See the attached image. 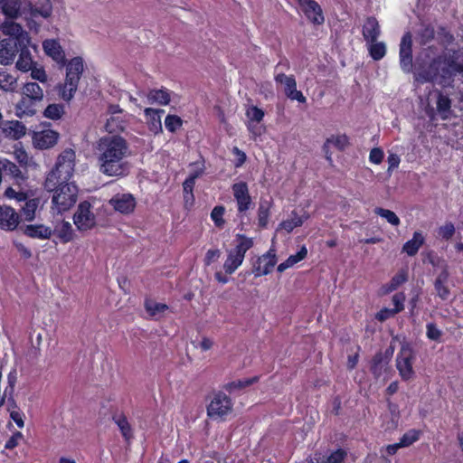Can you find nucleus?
Instances as JSON below:
<instances>
[{
  "instance_id": "1",
  "label": "nucleus",
  "mask_w": 463,
  "mask_h": 463,
  "mask_svg": "<svg viewBox=\"0 0 463 463\" xmlns=\"http://www.w3.org/2000/svg\"><path fill=\"white\" fill-rule=\"evenodd\" d=\"M42 45L46 56L55 61L59 68L65 67L66 69L64 81L58 83L55 90L63 101L70 102L78 90L80 77L84 71L83 59L76 56L67 60L65 52L58 39H45Z\"/></svg>"
},
{
  "instance_id": "2",
  "label": "nucleus",
  "mask_w": 463,
  "mask_h": 463,
  "mask_svg": "<svg viewBox=\"0 0 463 463\" xmlns=\"http://www.w3.org/2000/svg\"><path fill=\"white\" fill-rule=\"evenodd\" d=\"M129 155L127 140L119 135L104 136L96 146L99 172L107 176H124L128 172L126 158Z\"/></svg>"
},
{
  "instance_id": "3",
  "label": "nucleus",
  "mask_w": 463,
  "mask_h": 463,
  "mask_svg": "<svg viewBox=\"0 0 463 463\" xmlns=\"http://www.w3.org/2000/svg\"><path fill=\"white\" fill-rule=\"evenodd\" d=\"M0 31L4 35L8 36L0 41V64L11 65L19 52L18 39L25 30L16 22L3 21Z\"/></svg>"
},
{
  "instance_id": "4",
  "label": "nucleus",
  "mask_w": 463,
  "mask_h": 463,
  "mask_svg": "<svg viewBox=\"0 0 463 463\" xmlns=\"http://www.w3.org/2000/svg\"><path fill=\"white\" fill-rule=\"evenodd\" d=\"M75 151L71 148L63 150L57 157L52 169L44 181V189H53L61 183H71L75 169Z\"/></svg>"
},
{
  "instance_id": "5",
  "label": "nucleus",
  "mask_w": 463,
  "mask_h": 463,
  "mask_svg": "<svg viewBox=\"0 0 463 463\" xmlns=\"http://www.w3.org/2000/svg\"><path fill=\"white\" fill-rule=\"evenodd\" d=\"M21 95L16 105L17 111L27 116L36 114L38 105L43 100V88L36 81H27L22 88Z\"/></svg>"
},
{
  "instance_id": "6",
  "label": "nucleus",
  "mask_w": 463,
  "mask_h": 463,
  "mask_svg": "<svg viewBox=\"0 0 463 463\" xmlns=\"http://www.w3.org/2000/svg\"><path fill=\"white\" fill-rule=\"evenodd\" d=\"M45 190L52 193V207L60 213L70 210L77 202L79 189L75 183H61L53 189Z\"/></svg>"
},
{
  "instance_id": "7",
  "label": "nucleus",
  "mask_w": 463,
  "mask_h": 463,
  "mask_svg": "<svg viewBox=\"0 0 463 463\" xmlns=\"http://www.w3.org/2000/svg\"><path fill=\"white\" fill-rule=\"evenodd\" d=\"M252 238L244 234L236 235V245L228 251L227 258L223 263V269L226 274L232 275L242 264L246 252L253 247Z\"/></svg>"
},
{
  "instance_id": "8",
  "label": "nucleus",
  "mask_w": 463,
  "mask_h": 463,
  "mask_svg": "<svg viewBox=\"0 0 463 463\" xmlns=\"http://www.w3.org/2000/svg\"><path fill=\"white\" fill-rule=\"evenodd\" d=\"M443 61L440 55L431 59L426 64H420L415 72V79L420 83L438 81L442 80Z\"/></svg>"
},
{
  "instance_id": "9",
  "label": "nucleus",
  "mask_w": 463,
  "mask_h": 463,
  "mask_svg": "<svg viewBox=\"0 0 463 463\" xmlns=\"http://www.w3.org/2000/svg\"><path fill=\"white\" fill-rule=\"evenodd\" d=\"M232 401L224 392L219 391L213 394L207 405V415L212 419L223 418L232 411Z\"/></svg>"
},
{
  "instance_id": "10",
  "label": "nucleus",
  "mask_w": 463,
  "mask_h": 463,
  "mask_svg": "<svg viewBox=\"0 0 463 463\" xmlns=\"http://www.w3.org/2000/svg\"><path fill=\"white\" fill-rule=\"evenodd\" d=\"M232 192L236 202L239 215H243L254 207L249 185L245 181L236 182L232 185Z\"/></svg>"
},
{
  "instance_id": "11",
  "label": "nucleus",
  "mask_w": 463,
  "mask_h": 463,
  "mask_svg": "<svg viewBox=\"0 0 463 463\" xmlns=\"http://www.w3.org/2000/svg\"><path fill=\"white\" fill-rule=\"evenodd\" d=\"M414 358L413 349L409 345H402L397 354L396 367L403 381L411 380L414 376L412 367Z\"/></svg>"
},
{
  "instance_id": "12",
  "label": "nucleus",
  "mask_w": 463,
  "mask_h": 463,
  "mask_svg": "<svg viewBox=\"0 0 463 463\" xmlns=\"http://www.w3.org/2000/svg\"><path fill=\"white\" fill-rule=\"evenodd\" d=\"M91 208L89 201H82L79 203L73 215V222L80 232H86L95 227L96 216Z\"/></svg>"
},
{
  "instance_id": "13",
  "label": "nucleus",
  "mask_w": 463,
  "mask_h": 463,
  "mask_svg": "<svg viewBox=\"0 0 463 463\" xmlns=\"http://www.w3.org/2000/svg\"><path fill=\"white\" fill-rule=\"evenodd\" d=\"M18 39V59L15 63V67L22 72H28L33 65H37L36 61H33L29 46L31 44V37L29 33H25Z\"/></svg>"
},
{
  "instance_id": "14",
  "label": "nucleus",
  "mask_w": 463,
  "mask_h": 463,
  "mask_svg": "<svg viewBox=\"0 0 463 463\" xmlns=\"http://www.w3.org/2000/svg\"><path fill=\"white\" fill-rule=\"evenodd\" d=\"M440 57L443 61V80H440V84L449 83L458 73L463 74V62L458 61V56L455 52L449 55L440 54Z\"/></svg>"
},
{
  "instance_id": "15",
  "label": "nucleus",
  "mask_w": 463,
  "mask_h": 463,
  "mask_svg": "<svg viewBox=\"0 0 463 463\" xmlns=\"http://www.w3.org/2000/svg\"><path fill=\"white\" fill-rule=\"evenodd\" d=\"M400 66L402 70L409 73L412 70V36L410 32L405 33L401 40L399 52Z\"/></svg>"
},
{
  "instance_id": "16",
  "label": "nucleus",
  "mask_w": 463,
  "mask_h": 463,
  "mask_svg": "<svg viewBox=\"0 0 463 463\" xmlns=\"http://www.w3.org/2000/svg\"><path fill=\"white\" fill-rule=\"evenodd\" d=\"M277 261L276 251L270 249L253 263L252 273L256 278L268 275L273 270Z\"/></svg>"
},
{
  "instance_id": "17",
  "label": "nucleus",
  "mask_w": 463,
  "mask_h": 463,
  "mask_svg": "<svg viewBox=\"0 0 463 463\" xmlns=\"http://www.w3.org/2000/svg\"><path fill=\"white\" fill-rule=\"evenodd\" d=\"M26 0H0V8L5 21H13L24 15L26 19Z\"/></svg>"
},
{
  "instance_id": "18",
  "label": "nucleus",
  "mask_w": 463,
  "mask_h": 463,
  "mask_svg": "<svg viewBox=\"0 0 463 463\" xmlns=\"http://www.w3.org/2000/svg\"><path fill=\"white\" fill-rule=\"evenodd\" d=\"M26 20L42 17L48 19L52 14L51 0H36L35 4L26 0Z\"/></svg>"
},
{
  "instance_id": "19",
  "label": "nucleus",
  "mask_w": 463,
  "mask_h": 463,
  "mask_svg": "<svg viewBox=\"0 0 463 463\" xmlns=\"http://www.w3.org/2000/svg\"><path fill=\"white\" fill-rule=\"evenodd\" d=\"M307 18L314 24L320 25L325 22L323 11L315 0H297Z\"/></svg>"
},
{
  "instance_id": "20",
  "label": "nucleus",
  "mask_w": 463,
  "mask_h": 463,
  "mask_svg": "<svg viewBox=\"0 0 463 463\" xmlns=\"http://www.w3.org/2000/svg\"><path fill=\"white\" fill-rule=\"evenodd\" d=\"M109 204L115 211L122 214H129L134 212L137 203L131 194H122L113 196L109 200Z\"/></svg>"
},
{
  "instance_id": "21",
  "label": "nucleus",
  "mask_w": 463,
  "mask_h": 463,
  "mask_svg": "<svg viewBox=\"0 0 463 463\" xmlns=\"http://www.w3.org/2000/svg\"><path fill=\"white\" fill-rule=\"evenodd\" d=\"M59 138V133L52 129H43L33 133V143L36 148L48 149L54 146Z\"/></svg>"
},
{
  "instance_id": "22",
  "label": "nucleus",
  "mask_w": 463,
  "mask_h": 463,
  "mask_svg": "<svg viewBox=\"0 0 463 463\" xmlns=\"http://www.w3.org/2000/svg\"><path fill=\"white\" fill-rule=\"evenodd\" d=\"M20 222V215L10 206H0V229L14 231Z\"/></svg>"
},
{
  "instance_id": "23",
  "label": "nucleus",
  "mask_w": 463,
  "mask_h": 463,
  "mask_svg": "<svg viewBox=\"0 0 463 463\" xmlns=\"http://www.w3.org/2000/svg\"><path fill=\"white\" fill-rule=\"evenodd\" d=\"M111 419L118 426L123 439L129 443L134 439V432L131 424L129 423L124 412H115L112 414Z\"/></svg>"
},
{
  "instance_id": "24",
  "label": "nucleus",
  "mask_w": 463,
  "mask_h": 463,
  "mask_svg": "<svg viewBox=\"0 0 463 463\" xmlns=\"http://www.w3.org/2000/svg\"><path fill=\"white\" fill-rule=\"evenodd\" d=\"M392 354V350L383 354V352H377L372 358L370 363V372L375 379H379L383 373V367L388 364L390 356Z\"/></svg>"
},
{
  "instance_id": "25",
  "label": "nucleus",
  "mask_w": 463,
  "mask_h": 463,
  "mask_svg": "<svg viewBox=\"0 0 463 463\" xmlns=\"http://www.w3.org/2000/svg\"><path fill=\"white\" fill-rule=\"evenodd\" d=\"M165 112L162 109L146 108L144 110L148 129L154 134L163 131L161 115Z\"/></svg>"
},
{
  "instance_id": "26",
  "label": "nucleus",
  "mask_w": 463,
  "mask_h": 463,
  "mask_svg": "<svg viewBox=\"0 0 463 463\" xmlns=\"http://www.w3.org/2000/svg\"><path fill=\"white\" fill-rule=\"evenodd\" d=\"M22 230L24 235L33 239L46 240L52 235V228L43 224H28L22 227Z\"/></svg>"
},
{
  "instance_id": "27",
  "label": "nucleus",
  "mask_w": 463,
  "mask_h": 463,
  "mask_svg": "<svg viewBox=\"0 0 463 463\" xmlns=\"http://www.w3.org/2000/svg\"><path fill=\"white\" fill-rule=\"evenodd\" d=\"M363 36L366 43L376 42L381 34V29L377 19L374 16L366 18L362 30Z\"/></svg>"
},
{
  "instance_id": "28",
  "label": "nucleus",
  "mask_w": 463,
  "mask_h": 463,
  "mask_svg": "<svg viewBox=\"0 0 463 463\" xmlns=\"http://www.w3.org/2000/svg\"><path fill=\"white\" fill-rule=\"evenodd\" d=\"M52 234L63 244L72 241L75 236L71 224L67 221L58 223L52 230Z\"/></svg>"
},
{
  "instance_id": "29",
  "label": "nucleus",
  "mask_w": 463,
  "mask_h": 463,
  "mask_svg": "<svg viewBox=\"0 0 463 463\" xmlns=\"http://www.w3.org/2000/svg\"><path fill=\"white\" fill-rule=\"evenodd\" d=\"M449 278V273L447 269H442L434 282V288L437 295L442 299L446 300L450 295L449 287L447 286Z\"/></svg>"
},
{
  "instance_id": "30",
  "label": "nucleus",
  "mask_w": 463,
  "mask_h": 463,
  "mask_svg": "<svg viewBox=\"0 0 463 463\" xmlns=\"http://www.w3.org/2000/svg\"><path fill=\"white\" fill-rule=\"evenodd\" d=\"M147 99L150 104L156 103L161 106H166L171 100L170 91L165 88L150 90L147 94Z\"/></svg>"
},
{
  "instance_id": "31",
  "label": "nucleus",
  "mask_w": 463,
  "mask_h": 463,
  "mask_svg": "<svg viewBox=\"0 0 463 463\" xmlns=\"http://www.w3.org/2000/svg\"><path fill=\"white\" fill-rule=\"evenodd\" d=\"M3 130L6 137L14 140L20 139L26 133L25 126L18 120L7 122Z\"/></svg>"
},
{
  "instance_id": "32",
  "label": "nucleus",
  "mask_w": 463,
  "mask_h": 463,
  "mask_svg": "<svg viewBox=\"0 0 463 463\" xmlns=\"http://www.w3.org/2000/svg\"><path fill=\"white\" fill-rule=\"evenodd\" d=\"M245 116L249 119V123L247 124V128H248L249 131L254 135H257V133L254 131L253 128L251 127V122L260 123V121H262V119L265 116L264 110L255 105H249L246 107Z\"/></svg>"
},
{
  "instance_id": "33",
  "label": "nucleus",
  "mask_w": 463,
  "mask_h": 463,
  "mask_svg": "<svg viewBox=\"0 0 463 463\" xmlns=\"http://www.w3.org/2000/svg\"><path fill=\"white\" fill-rule=\"evenodd\" d=\"M424 241L425 240L422 233L420 232H415L412 239L403 244L402 250L409 256H414L423 245Z\"/></svg>"
},
{
  "instance_id": "34",
  "label": "nucleus",
  "mask_w": 463,
  "mask_h": 463,
  "mask_svg": "<svg viewBox=\"0 0 463 463\" xmlns=\"http://www.w3.org/2000/svg\"><path fill=\"white\" fill-rule=\"evenodd\" d=\"M309 218L308 214L298 216L296 211L291 213L290 218L280 222L279 226L287 232H291L295 228L300 227L306 220Z\"/></svg>"
},
{
  "instance_id": "35",
  "label": "nucleus",
  "mask_w": 463,
  "mask_h": 463,
  "mask_svg": "<svg viewBox=\"0 0 463 463\" xmlns=\"http://www.w3.org/2000/svg\"><path fill=\"white\" fill-rule=\"evenodd\" d=\"M437 110L442 119H448L451 111V99L448 95H444L441 91H438Z\"/></svg>"
},
{
  "instance_id": "36",
  "label": "nucleus",
  "mask_w": 463,
  "mask_h": 463,
  "mask_svg": "<svg viewBox=\"0 0 463 463\" xmlns=\"http://www.w3.org/2000/svg\"><path fill=\"white\" fill-rule=\"evenodd\" d=\"M408 280L407 271L404 269L400 270L396 273L389 283L383 286V291L384 294L391 293L396 290L401 285Z\"/></svg>"
},
{
  "instance_id": "37",
  "label": "nucleus",
  "mask_w": 463,
  "mask_h": 463,
  "mask_svg": "<svg viewBox=\"0 0 463 463\" xmlns=\"http://www.w3.org/2000/svg\"><path fill=\"white\" fill-rule=\"evenodd\" d=\"M39 205V199H29L25 202L21 210V216L26 222H32L35 218V212Z\"/></svg>"
},
{
  "instance_id": "38",
  "label": "nucleus",
  "mask_w": 463,
  "mask_h": 463,
  "mask_svg": "<svg viewBox=\"0 0 463 463\" xmlns=\"http://www.w3.org/2000/svg\"><path fill=\"white\" fill-rule=\"evenodd\" d=\"M126 121L120 116H110L107 119L105 128L109 134L120 133L124 131Z\"/></svg>"
},
{
  "instance_id": "39",
  "label": "nucleus",
  "mask_w": 463,
  "mask_h": 463,
  "mask_svg": "<svg viewBox=\"0 0 463 463\" xmlns=\"http://www.w3.org/2000/svg\"><path fill=\"white\" fill-rule=\"evenodd\" d=\"M65 113V108L62 104L52 103L49 104L43 110V117L52 120H58Z\"/></svg>"
},
{
  "instance_id": "40",
  "label": "nucleus",
  "mask_w": 463,
  "mask_h": 463,
  "mask_svg": "<svg viewBox=\"0 0 463 463\" xmlns=\"http://www.w3.org/2000/svg\"><path fill=\"white\" fill-rule=\"evenodd\" d=\"M260 380V376H253L251 378H246L242 380L232 381L226 383L223 388L228 392H232L234 390H241L250 386L253 383H258Z\"/></svg>"
},
{
  "instance_id": "41",
  "label": "nucleus",
  "mask_w": 463,
  "mask_h": 463,
  "mask_svg": "<svg viewBox=\"0 0 463 463\" xmlns=\"http://www.w3.org/2000/svg\"><path fill=\"white\" fill-rule=\"evenodd\" d=\"M369 54L374 61L382 60L386 54V45L383 42H369Z\"/></svg>"
},
{
  "instance_id": "42",
  "label": "nucleus",
  "mask_w": 463,
  "mask_h": 463,
  "mask_svg": "<svg viewBox=\"0 0 463 463\" xmlns=\"http://www.w3.org/2000/svg\"><path fill=\"white\" fill-rule=\"evenodd\" d=\"M422 432L420 430L411 429L406 431L400 439L399 444L402 448H406L418 441Z\"/></svg>"
},
{
  "instance_id": "43",
  "label": "nucleus",
  "mask_w": 463,
  "mask_h": 463,
  "mask_svg": "<svg viewBox=\"0 0 463 463\" xmlns=\"http://www.w3.org/2000/svg\"><path fill=\"white\" fill-rule=\"evenodd\" d=\"M274 80L277 83L284 84L286 95L297 88V81L294 75L288 76L281 72L276 74Z\"/></svg>"
},
{
  "instance_id": "44",
  "label": "nucleus",
  "mask_w": 463,
  "mask_h": 463,
  "mask_svg": "<svg viewBox=\"0 0 463 463\" xmlns=\"http://www.w3.org/2000/svg\"><path fill=\"white\" fill-rule=\"evenodd\" d=\"M226 213V209L223 205H216L213 208L211 212V219L213 222L215 227L219 229H222L225 224L224 214Z\"/></svg>"
},
{
  "instance_id": "45",
  "label": "nucleus",
  "mask_w": 463,
  "mask_h": 463,
  "mask_svg": "<svg viewBox=\"0 0 463 463\" xmlns=\"http://www.w3.org/2000/svg\"><path fill=\"white\" fill-rule=\"evenodd\" d=\"M326 141L339 151H344L350 145L349 137L345 134L332 135Z\"/></svg>"
},
{
  "instance_id": "46",
  "label": "nucleus",
  "mask_w": 463,
  "mask_h": 463,
  "mask_svg": "<svg viewBox=\"0 0 463 463\" xmlns=\"http://www.w3.org/2000/svg\"><path fill=\"white\" fill-rule=\"evenodd\" d=\"M29 71L31 72L32 79L37 80L39 84L41 83L44 87L49 86L48 75L43 66L37 67V65H33Z\"/></svg>"
},
{
  "instance_id": "47",
  "label": "nucleus",
  "mask_w": 463,
  "mask_h": 463,
  "mask_svg": "<svg viewBox=\"0 0 463 463\" xmlns=\"http://www.w3.org/2000/svg\"><path fill=\"white\" fill-rule=\"evenodd\" d=\"M374 213L386 219V221L393 226H398L401 223L399 217L391 210L376 207L374 209Z\"/></svg>"
},
{
  "instance_id": "48",
  "label": "nucleus",
  "mask_w": 463,
  "mask_h": 463,
  "mask_svg": "<svg viewBox=\"0 0 463 463\" xmlns=\"http://www.w3.org/2000/svg\"><path fill=\"white\" fill-rule=\"evenodd\" d=\"M144 306H145L146 312L151 317H154L159 313H163L168 309V306L166 304L157 303L151 299H146Z\"/></svg>"
},
{
  "instance_id": "49",
  "label": "nucleus",
  "mask_w": 463,
  "mask_h": 463,
  "mask_svg": "<svg viewBox=\"0 0 463 463\" xmlns=\"http://www.w3.org/2000/svg\"><path fill=\"white\" fill-rule=\"evenodd\" d=\"M194 185L195 182L189 178H186L183 183L184 200L185 204L190 203L192 205L194 202Z\"/></svg>"
},
{
  "instance_id": "50",
  "label": "nucleus",
  "mask_w": 463,
  "mask_h": 463,
  "mask_svg": "<svg viewBox=\"0 0 463 463\" xmlns=\"http://www.w3.org/2000/svg\"><path fill=\"white\" fill-rule=\"evenodd\" d=\"M270 212L269 206L266 203H260L258 208V225L264 229L268 226Z\"/></svg>"
},
{
  "instance_id": "51",
  "label": "nucleus",
  "mask_w": 463,
  "mask_h": 463,
  "mask_svg": "<svg viewBox=\"0 0 463 463\" xmlns=\"http://www.w3.org/2000/svg\"><path fill=\"white\" fill-rule=\"evenodd\" d=\"M183 125L182 118L177 115H167L165 119V128L171 132L175 133L178 128H180Z\"/></svg>"
},
{
  "instance_id": "52",
  "label": "nucleus",
  "mask_w": 463,
  "mask_h": 463,
  "mask_svg": "<svg viewBox=\"0 0 463 463\" xmlns=\"http://www.w3.org/2000/svg\"><path fill=\"white\" fill-rule=\"evenodd\" d=\"M16 87V80L7 73H0V88L5 91H13Z\"/></svg>"
},
{
  "instance_id": "53",
  "label": "nucleus",
  "mask_w": 463,
  "mask_h": 463,
  "mask_svg": "<svg viewBox=\"0 0 463 463\" xmlns=\"http://www.w3.org/2000/svg\"><path fill=\"white\" fill-rule=\"evenodd\" d=\"M454 233L455 226L452 222H446L438 230V235L446 241L450 240L453 237Z\"/></svg>"
},
{
  "instance_id": "54",
  "label": "nucleus",
  "mask_w": 463,
  "mask_h": 463,
  "mask_svg": "<svg viewBox=\"0 0 463 463\" xmlns=\"http://www.w3.org/2000/svg\"><path fill=\"white\" fill-rule=\"evenodd\" d=\"M347 453L343 449L333 451L326 458V463H344Z\"/></svg>"
},
{
  "instance_id": "55",
  "label": "nucleus",
  "mask_w": 463,
  "mask_h": 463,
  "mask_svg": "<svg viewBox=\"0 0 463 463\" xmlns=\"http://www.w3.org/2000/svg\"><path fill=\"white\" fill-rule=\"evenodd\" d=\"M392 301L394 306L392 310L395 314L402 312L404 309L405 294L403 292L394 294L392 296Z\"/></svg>"
},
{
  "instance_id": "56",
  "label": "nucleus",
  "mask_w": 463,
  "mask_h": 463,
  "mask_svg": "<svg viewBox=\"0 0 463 463\" xmlns=\"http://www.w3.org/2000/svg\"><path fill=\"white\" fill-rule=\"evenodd\" d=\"M24 439V435L21 431H14L13 432L12 436L6 440L5 444V449L12 450L14 448H16L21 440Z\"/></svg>"
},
{
  "instance_id": "57",
  "label": "nucleus",
  "mask_w": 463,
  "mask_h": 463,
  "mask_svg": "<svg viewBox=\"0 0 463 463\" xmlns=\"http://www.w3.org/2000/svg\"><path fill=\"white\" fill-rule=\"evenodd\" d=\"M426 335L427 337L433 341H440L442 332L438 328L436 324L434 323H428L426 326Z\"/></svg>"
},
{
  "instance_id": "58",
  "label": "nucleus",
  "mask_w": 463,
  "mask_h": 463,
  "mask_svg": "<svg viewBox=\"0 0 463 463\" xmlns=\"http://www.w3.org/2000/svg\"><path fill=\"white\" fill-rule=\"evenodd\" d=\"M8 385L5 387L4 394L6 396L7 394L12 395L14 391V386L17 382V372L15 369H13L7 375Z\"/></svg>"
},
{
  "instance_id": "59",
  "label": "nucleus",
  "mask_w": 463,
  "mask_h": 463,
  "mask_svg": "<svg viewBox=\"0 0 463 463\" xmlns=\"http://www.w3.org/2000/svg\"><path fill=\"white\" fill-rule=\"evenodd\" d=\"M384 157L383 150L380 147H373L369 154V161L373 164L379 165Z\"/></svg>"
},
{
  "instance_id": "60",
  "label": "nucleus",
  "mask_w": 463,
  "mask_h": 463,
  "mask_svg": "<svg viewBox=\"0 0 463 463\" xmlns=\"http://www.w3.org/2000/svg\"><path fill=\"white\" fill-rule=\"evenodd\" d=\"M232 154L236 156V161L234 163V166L236 168L241 167L246 162V159H247L246 154L237 146H234L232 148Z\"/></svg>"
},
{
  "instance_id": "61",
  "label": "nucleus",
  "mask_w": 463,
  "mask_h": 463,
  "mask_svg": "<svg viewBox=\"0 0 463 463\" xmlns=\"http://www.w3.org/2000/svg\"><path fill=\"white\" fill-rule=\"evenodd\" d=\"M10 418L15 422L18 428H24V414L20 410H12Z\"/></svg>"
},
{
  "instance_id": "62",
  "label": "nucleus",
  "mask_w": 463,
  "mask_h": 463,
  "mask_svg": "<svg viewBox=\"0 0 463 463\" xmlns=\"http://www.w3.org/2000/svg\"><path fill=\"white\" fill-rule=\"evenodd\" d=\"M395 315L392 308L383 307L376 313L375 318L380 322H384Z\"/></svg>"
},
{
  "instance_id": "63",
  "label": "nucleus",
  "mask_w": 463,
  "mask_h": 463,
  "mask_svg": "<svg viewBox=\"0 0 463 463\" xmlns=\"http://www.w3.org/2000/svg\"><path fill=\"white\" fill-rule=\"evenodd\" d=\"M387 162L389 165L388 173L391 175L394 169L398 168L401 158L397 154L392 153L388 156Z\"/></svg>"
},
{
  "instance_id": "64",
  "label": "nucleus",
  "mask_w": 463,
  "mask_h": 463,
  "mask_svg": "<svg viewBox=\"0 0 463 463\" xmlns=\"http://www.w3.org/2000/svg\"><path fill=\"white\" fill-rule=\"evenodd\" d=\"M221 255V251L218 249L208 250L204 257V264L206 266L211 265Z\"/></svg>"
}]
</instances>
